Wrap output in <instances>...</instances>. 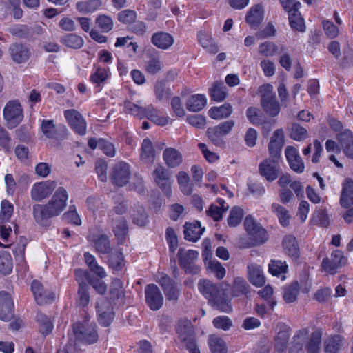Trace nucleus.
<instances>
[{"label":"nucleus","mask_w":353,"mask_h":353,"mask_svg":"<svg viewBox=\"0 0 353 353\" xmlns=\"http://www.w3.org/2000/svg\"><path fill=\"white\" fill-rule=\"evenodd\" d=\"M198 288L199 292L216 310L227 313L232 310L225 290L207 279L200 280L198 283Z\"/></svg>","instance_id":"f257e3e1"},{"label":"nucleus","mask_w":353,"mask_h":353,"mask_svg":"<svg viewBox=\"0 0 353 353\" xmlns=\"http://www.w3.org/2000/svg\"><path fill=\"white\" fill-rule=\"evenodd\" d=\"M176 333L182 343L190 353H200L194 336L193 327L189 321H180L176 325Z\"/></svg>","instance_id":"f03ea898"},{"label":"nucleus","mask_w":353,"mask_h":353,"mask_svg":"<svg viewBox=\"0 0 353 353\" xmlns=\"http://www.w3.org/2000/svg\"><path fill=\"white\" fill-rule=\"evenodd\" d=\"M245 230L250 236L251 243L247 246H256L264 243L268 239L267 231L251 216L244 220Z\"/></svg>","instance_id":"7ed1b4c3"},{"label":"nucleus","mask_w":353,"mask_h":353,"mask_svg":"<svg viewBox=\"0 0 353 353\" xmlns=\"http://www.w3.org/2000/svg\"><path fill=\"white\" fill-rule=\"evenodd\" d=\"M3 118L9 128H16L23 119V110L17 100L8 101L3 109Z\"/></svg>","instance_id":"20e7f679"},{"label":"nucleus","mask_w":353,"mask_h":353,"mask_svg":"<svg viewBox=\"0 0 353 353\" xmlns=\"http://www.w3.org/2000/svg\"><path fill=\"white\" fill-rule=\"evenodd\" d=\"M130 176V166L124 161H119L115 163L110 173L112 183L118 187L125 185L129 182Z\"/></svg>","instance_id":"39448f33"},{"label":"nucleus","mask_w":353,"mask_h":353,"mask_svg":"<svg viewBox=\"0 0 353 353\" xmlns=\"http://www.w3.org/2000/svg\"><path fill=\"white\" fill-rule=\"evenodd\" d=\"M235 125L233 120H228L219 123V125L209 128L206 134L210 140L216 146H222L224 145L223 137L228 134Z\"/></svg>","instance_id":"423d86ee"},{"label":"nucleus","mask_w":353,"mask_h":353,"mask_svg":"<svg viewBox=\"0 0 353 353\" xmlns=\"http://www.w3.org/2000/svg\"><path fill=\"white\" fill-rule=\"evenodd\" d=\"M154 183L168 196L172 195L171 185L173 183L171 172L162 165L157 166L152 172Z\"/></svg>","instance_id":"0eeeda50"},{"label":"nucleus","mask_w":353,"mask_h":353,"mask_svg":"<svg viewBox=\"0 0 353 353\" xmlns=\"http://www.w3.org/2000/svg\"><path fill=\"white\" fill-rule=\"evenodd\" d=\"M179 263L180 266L185 270V272L196 274L200 272V268L194 264L197 260L199 252L193 250L180 248L178 254Z\"/></svg>","instance_id":"6e6552de"},{"label":"nucleus","mask_w":353,"mask_h":353,"mask_svg":"<svg viewBox=\"0 0 353 353\" xmlns=\"http://www.w3.org/2000/svg\"><path fill=\"white\" fill-rule=\"evenodd\" d=\"M347 259L343 252L339 250H334L330 259L325 258L321 263V267L324 272L330 274H334L337 270L347 264Z\"/></svg>","instance_id":"1a4fd4ad"},{"label":"nucleus","mask_w":353,"mask_h":353,"mask_svg":"<svg viewBox=\"0 0 353 353\" xmlns=\"http://www.w3.org/2000/svg\"><path fill=\"white\" fill-rule=\"evenodd\" d=\"M68 194L63 187H59L52 199L46 203L54 216H59L65 208Z\"/></svg>","instance_id":"9d476101"},{"label":"nucleus","mask_w":353,"mask_h":353,"mask_svg":"<svg viewBox=\"0 0 353 353\" xmlns=\"http://www.w3.org/2000/svg\"><path fill=\"white\" fill-rule=\"evenodd\" d=\"M276 158L266 159L261 162L259 165L261 175L270 182L274 181L279 176L281 172L280 165Z\"/></svg>","instance_id":"9b49d317"},{"label":"nucleus","mask_w":353,"mask_h":353,"mask_svg":"<svg viewBox=\"0 0 353 353\" xmlns=\"http://www.w3.org/2000/svg\"><path fill=\"white\" fill-rule=\"evenodd\" d=\"M96 308L99 323L104 327L109 326L114 316L111 303L106 299L101 298L97 301Z\"/></svg>","instance_id":"f8f14e48"},{"label":"nucleus","mask_w":353,"mask_h":353,"mask_svg":"<svg viewBox=\"0 0 353 353\" xmlns=\"http://www.w3.org/2000/svg\"><path fill=\"white\" fill-rule=\"evenodd\" d=\"M145 302L150 310L156 311L161 308L163 297L159 288L154 284H149L145 288Z\"/></svg>","instance_id":"ddd939ff"},{"label":"nucleus","mask_w":353,"mask_h":353,"mask_svg":"<svg viewBox=\"0 0 353 353\" xmlns=\"http://www.w3.org/2000/svg\"><path fill=\"white\" fill-rule=\"evenodd\" d=\"M55 188L56 182L53 181H46L36 183L31 188V198L35 201H41L48 197Z\"/></svg>","instance_id":"4468645a"},{"label":"nucleus","mask_w":353,"mask_h":353,"mask_svg":"<svg viewBox=\"0 0 353 353\" xmlns=\"http://www.w3.org/2000/svg\"><path fill=\"white\" fill-rule=\"evenodd\" d=\"M76 280L79 283V304L85 307L88 304V273L86 270L77 269L74 271Z\"/></svg>","instance_id":"2eb2a0df"},{"label":"nucleus","mask_w":353,"mask_h":353,"mask_svg":"<svg viewBox=\"0 0 353 353\" xmlns=\"http://www.w3.org/2000/svg\"><path fill=\"white\" fill-rule=\"evenodd\" d=\"M64 116L76 133L80 135L86 134V121L78 111L74 109L67 110L64 112Z\"/></svg>","instance_id":"dca6fc26"},{"label":"nucleus","mask_w":353,"mask_h":353,"mask_svg":"<svg viewBox=\"0 0 353 353\" xmlns=\"http://www.w3.org/2000/svg\"><path fill=\"white\" fill-rule=\"evenodd\" d=\"M31 290L37 304L42 305L52 302L55 299L53 292L45 289L41 282L34 280L31 284Z\"/></svg>","instance_id":"f3484780"},{"label":"nucleus","mask_w":353,"mask_h":353,"mask_svg":"<svg viewBox=\"0 0 353 353\" xmlns=\"http://www.w3.org/2000/svg\"><path fill=\"white\" fill-rule=\"evenodd\" d=\"M285 155L293 171L297 173H302L304 171L305 165L296 148L291 145L287 146L285 150Z\"/></svg>","instance_id":"a211bd4d"},{"label":"nucleus","mask_w":353,"mask_h":353,"mask_svg":"<svg viewBox=\"0 0 353 353\" xmlns=\"http://www.w3.org/2000/svg\"><path fill=\"white\" fill-rule=\"evenodd\" d=\"M14 303L10 295L4 291L0 292V319L9 321L13 317Z\"/></svg>","instance_id":"6ab92c4d"},{"label":"nucleus","mask_w":353,"mask_h":353,"mask_svg":"<svg viewBox=\"0 0 353 353\" xmlns=\"http://www.w3.org/2000/svg\"><path fill=\"white\" fill-rule=\"evenodd\" d=\"M285 143V135L283 129L276 130L270 138L268 150L272 157H278Z\"/></svg>","instance_id":"aec40b11"},{"label":"nucleus","mask_w":353,"mask_h":353,"mask_svg":"<svg viewBox=\"0 0 353 353\" xmlns=\"http://www.w3.org/2000/svg\"><path fill=\"white\" fill-rule=\"evenodd\" d=\"M248 279L256 287H261L265 283V279L261 267L254 263H249L247 266Z\"/></svg>","instance_id":"412c9836"},{"label":"nucleus","mask_w":353,"mask_h":353,"mask_svg":"<svg viewBox=\"0 0 353 353\" xmlns=\"http://www.w3.org/2000/svg\"><path fill=\"white\" fill-rule=\"evenodd\" d=\"M309 336L307 328H303L296 332L288 348L289 353H299L303 350Z\"/></svg>","instance_id":"4be33fe9"},{"label":"nucleus","mask_w":353,"mask_h":353,"mask_svg":"<svg viewBox=\"0 0 353 353\" xmlns=\"http://www.w3.org/2000/svg\"><path fill=\"white\" fill-rule=\"evenodd\" d=\"M163 159L165 165L170 168L179 167L183 162L181 152L174 148H167L163 152Z\"/></svg>","instance_id":"5701e85b"},{"label":"nucleus","mask_w":353,"mask_h":353,"mask_svg":"<svg viewBox=\"0 0 353 353\" xmlns=\"http://www.w3.org/2000/svg\"><path fill=\"white\" fill-rule=\"evenodd\" d=\"M339 202L343 208L353 205V180L350 178H346L342 183Z\"/></svg>","instance_id":"b1692460"},{"label":"nucleus","mask_w":353,"mask_h":353,"mask_svg":"<svg viewBox=\"0 0 353 353\" xmlns=\"http://www.w3.org/2000/svg\"><path fill=\"white\" fill-rule=\"evenodd\" d=\"M263 18L264 9L261 5L257 4L250 8L245 20L251 28H256L261 23Z\"/></svg>","instance_id":"393cba45"},{"label":"nucleus","mask_w":353,"mask_h":353,"mask_svg":"<svg viewBox=\"0 0 353 353\" xmlns=\"http://www.w3.org/2000/svg\"><path fill=\"white\" fill-rule=\"evenodd\" d=\"M338 141L345 155L353 158V134L350 130H345L338 134Z\"/></svg>","instance_id":"a878e982"},{"label":"nucleus","mask_w":353,"mask_h":353,"mask_svg":"<svg viewBox=\"0 0 353 353\" xmlns=\"http://www.w3.org/2000/svg\"><path fill=\"white\" fill-rule=\"evenodd\" d=\"M10 52L12 60L17 63L27 61L30 56L29 49L21 44L12 45L10 48Z\"/></svg>","instance_id":"bb28decb"},{"label":"nucleus","mask_w":353,"mask_h":353,"mask_svg":"<svg viewBox=\"0 0 353 353\" xmlns=\"http://www.w3.org/2000/svg\"><path fill=\"white\" fill-rule=\"evenodd\" d=\"M204 231V228H201L199 221H194L193 223H186L184 225L185 239L190 241H197Z\"/></svg>","instance_id":"cd10ccee"},{"label":"nucleus","mask_w":353,"mask_h":353,"mask_svg":"<svg viewBox=\"0 0 353 353\" xmlns=\"http://www.w3.org/2000/svg\"><path fill=\"white\" fill-rule=\"evenodd\" d=\"M290 328L286 325H282L274 338V349L278 352H283L287 347L290 336Z\"/></svg>","instance_id":"c85d7f7f"},{"label":"nucleus","mask_w":353,"mask_h":353,"mask_svg":"<svg viewBox=\"0 0 353 353\" xmlns=\"http://www.w3.org/2000/svg\"><path fill=\"white\" fill-rule=\"evenodd\" d=\"M32 214L35 221L42 225L45 224L48 219L54 217L47 204L34 205L32 207Z\"/></svg>","instance_id":"c756f323"},{"label":"nucleus","mask_w":353,"mask_h":353,"mask_svg":"<svg viewBox=\"0 0 353 353\" xmlns=\"http://www.w3.org/2000/svg\"><path fill=\"white\" fill-rule=\"evenodd\" d=\"M97 148L100 149L106 156L110 157L115 156L116 150L113 143L103 139L98 140L93 138L90 139V148L95 149Z\"/></svg>","instance_id":"7c9ffc66"},{"label":"nucleus","mask_w":353,"mask_h":353,"mask_svg":"<svg viewBox=\"0 0 353 353\" xmlns=\"http://www.w3.org/2000/svg\"><path fill=\"white\" fill-rule=\"evenodd\" d=\"M151 42L158 48L166 50L173 44L174 39L168 33L159 32L152 35Z\"/></svg>","instance_id":"2f4dec72"},{"label":"nucleus","mask_w":353,"mask_h":353,"mask_svg":"<svg viewBox=\"0 0 353 353\" xmlns=\"http://www.w3.org/2000/svg\"><path fill=\"white\" fill-rule=\"evenodd\" d=\"M207 99L204 94H196L191 96L186 101V108L190 112H199L206 105Z\"/></svg>","instance_id":"473e14b6"},{"label":"nucleus","mask_w":353,"mask_h":353,"mask_svg":"<svg viewBox=\"0 0 353 353\" xmlns=\"http://www.w3.org/2000/svg\"><path fill=\"white\" fill-rule=\"evenodd\" d=\"M283 248L286 254L296 259L299 256V248L294 236H285L283 240Z\"/></svg>","instance_id":"72a5a7b5"},{"label":"nucleus","mask_w":353,"mask_h":353,"mask_svg":"<svg viewBox=\"0 0 353 353\" xmlns=\"http://www.w3.org/2000/svg\"><path fill=\"white\" fill-rule=\"evenodd\" d=\"M232 112V107L230 103H224L219 107H212L208 111L210 118L221 120L229 117Z\"/></svg>","instance_id":"f704fd0d"},{"label":"nucleus","mask_w":353,"mask_h":353,"mask_svg":"<svg viewBox=\"0 0 353 353\" xmlns=\"http://www.w3.org/2000/svg\"><path fill=\"white\" fill-rule=\"evenodd\" d=\"M112 230L115 236L119 241H123L128 232V226L126 221L122 217L112 220Z\"/></svg>","instance_id":"c9c22d12"},{"label":"nucleus","mask_w":353,"mask_h":353,"mask_svg":"<svg viewBox=\"0 0 353 353\" xmlns=\"http://www.w3.org/2000/svg\"><path fill=\"white\" fill-rule=\"evenodd\" d=\"M72 330L75 336V346L82 344L85 347L88 344V334L86 327L80 323L73 325Z\"/></svg>","instance_id":"e433bc0d"},{"label":"nucleus","mask_w":353,"mask_h":353,"mask_svg":"<svg viewBox=\"0 0 353 353\" xmlns=\"http://www.w3.org/2000/svg\"><path fill=\"white\" fill-rule=\"evenodd\" d=\"M154 150L150 139H145L141 145V159L146 164H152L154 161Z\"/></svg>","instance_id":"4c0bfd02"},{"label":"nucleus","mask_w":353,"mask_h":353,"mask_svg":"<svg viewBox=\"0 0 353 353\" xmlns=\"http://www.w3.org/2000/svg\"><path fill=\"white\" fill-rule=\"evenodd\" d=\"M94 71L90 77V80L93 83L97 84L99 91L109 78L110 71L108 68L94 66Z\"/></svg>","instance_id":"58836bf2"},{"label":"nucleus","mask_w":353,"mask_h":353,"mask_svg":"<svg viewBox=\"0 0 353 353\" xmlns=\"http://www.w3.org/2000/svg\"><path fill=\"white\" fill-rule=\"evenodd\" d=\"M144 118L146 117L159 125H165L168 123V118L159 116L158 110L152 105L143 108Z\"/></svg>","instance_id":"ea45409f"},{"label":"nucleus","mask_w":353,"mask_h":353,"mask_svg":"<svg viewBox=\"0 0 353 353\" xmlns=\"http://www.w3.org/2000/svg\"><path fill=\"white\" fill-rule=\"evenodd\" d=\"M288 20L289 24L293 30L301 32L305 31L304 19L302 17L299 10L292 11V12L288 15Z\"/></svg>","instance_id":"a19ab883"},{"label":"nucleus","mask_w":353,"mask_h":353,"mask_svg":"<svg viewBox=\"0 0 353 353\" xmlns=\"http://www.w3.org/2000/svg\"><path fill=\"white\" fill-rule=\"evenodd\" d=\"M198 39L200 44L211 54H216L219 51V47L213 41L211 36L205 32H199Z\"/></svg>","instance_id":"79ce46f5"},{"label":"nucleus","mask_w":353,"mask_h":353,"mask_svg":"<svg viewBox=\"0 0 353 353\" xmlns=\"http://www.w3.org/2000/svg\"><path fill=\"white\" fill-rule=\"evenodd\" d=\"M108 265L113 271H121L125 265L122 252L120 251L112 252L108 257Z\"/></svg>","instance_id":"37998d69"},{"label":"nucleus","mask_w":353,"mask_h":353,"mask_svg":"<svg viewBox=\"0 0 353 353\" xmlns=\"http://www.w3.org/2000/svg\"><path fill=\"white\" fill-rule=\"evenodd\" d=\"M321 332L319 330L314 332L307 339L305 348L307 353H319L321 343Z\"/></svg>","instance_id":"c03bdc74"},{"label":"nucleus","mask_w":353,"mask_h":353,"mask_svg":"<svg viewBox=\"0 0 353 353\" xmlns=\"http://www.w3.org/2000/svg\"><path fill=\"white\" fill-rule=\"evenodd\" d=\"M145 70L151 74L159 72L163 64L158 55H150L145 63Z\"/></svg>","instance_id":"a18cd8bd"},{"label":"nucleus","mask_w":353,"mask_h":353,"mask_svg":"<svg viewBox=\"0 0 353 353\" xmlns=\"http://www.w3.org/2000/svg\"><path fill=\"white\" fill-rule=\"evenodd\" d=\"M261 103L263 110L270 117H275L280 112V105L276 100V97L269 99H261Z\"/></svg>","instance_id":"49530a36"},{"label":"nucleus","mask_w":353,"mask_h":353,"mask_svg":"<svg viewBox=\"0 0 353 353\" xmlns=\"http://www.w3.org/2000/svg\"><path fill=\"white\" fill-rule=\"evenodd\" d=\"M299 294V285L295 281L283 288V297L286 303H290L296 301Z\"/></svg>","instance_id":"de8ad7c7"},{"label":"nucleus","mask_w":353,"mask_h":353,"mask_svg":"<svg viewBox=\"0 0 353 353\" xmlns=\"http://www.w3.org/2000/svg\"><path fill=\"white\" fill-rule=\"evenodd\" d=\"M177 183L181 191L185 195H190L192 192V185L190 183V176L184 171H180L176 175Z\"/></svg>","instance_id":"09e8293b"},{"label":"nucleus","mask_w":353,"mask_h":353,"mask_svg":"<svg viewBox=\"0 0 353 353\" xmlns=\"http://www.w3.org/2000/svg\"><path fill=\"white\" fill-rule=\"evenodd\" d=\"M208 345L212 353H226L227 348L224 341L216 335H210Z\"/></svg>","instance_id":"8fccbe9b"},{"label":"nucleus","mask_w":353,"mask_h":353,"mask_svg":"<svg viewBox=\"0 0 353 353\" xmlns=\"http://www.w3.org/2000/svg\"><path fill=\"white\" fill-rule=\"evenodd\" d=\"M131 216L133 223L139 226H143L148 222V216L141 205L134 206L131 211Z\"/></svg>","instance_id":"3c124183"},{"label":"nucleus","mask_w":353,"mask_h":353,"mask_svg":"<svg viewBox=\"0 0 353 353\" xmlns=\"http://www.w3.org/2000/svg\"><path fill=\"white\" fill-rule=\"evenodd\" d=\"M249 288V285L243 278L236 277L234 279L232 284V293L234 296L247 295L250 292Z\"/></svg>","instance_id":"603ef678"},{"label":"nucleus","mask_w":353,"mask_h":353,"mask_svg":"<svg viewBox=\"0 0 353 353\" xmlns=\"http://www.w3.org/2000/svg\"><path fill=\"white\" fill-rule=\"evenodd\" d=\"M272 211L276 214L280 223L283 226L288 225L290 216L288 211L284 207L277 203H273L272 205Z\"/></svg>","instance_id":"864d4df0"},{"label":"nucleus","mask_w":353,"mask_h":353,"mask_svg":"<svg viewBox=\"0 0 353 353\" xmlns=\"http://www.w3.org/2000/svg\"><path fill=\"white\" fill-rule=\"evenodd\" d=\"M37 321L39 325V331L42 334L46 336L52 332L53 325L48 316L41 313H38L37 314Z\"/></svg>","instance_id":"5fc2aeb1"},{"label":"nucleus","mask_w":353,"mask_h":353,"mask_svg":"<svg viewBox=\"0 0 353 353\" xmlns=\"http://www.w3.org/2000/svg\"><path fill=\"white\" fill-rule=\"evenodd\" d=\"M110 293L112 299H123L125 296V290L123 282L119 279H114L112 281Z\"/></svg>","instance_id":"6e6d98bb"},{"label":"nucleus","mask_w":353,"mask_h":353,"mask_svg":"<svg viewBox=\"0 0 353 353\" xmlns=\"http://www.w3.org/2000/svg\"><path fill=\"white\" fill-rule=\"evenodd\" d=\"M97 252L107 254L110 250V243L107 236L101 234L93 239Z\"/></svg>","instance_id":"4d7b16f0"},{"label":"nucleus","mask_w":353,"mask_h":353,"mask_svg":"<svg viewBox=\"0 0 353 353\" xmlns=\"http://www.w3.org/2000/svg\"><path fill=\"white\" fill-rule=\"evenodd\" d=\"M244 216L243 209L235 206L232 208L228 218V224L230 227L237 226L242 221Z\"/></svg>","instance_id":"13d9d810"},{"label":"nucleus","mask_w":353,"mask_h":353,"mask_svg":"<svg viewBox=\"0 0 353 353\" xmlns=\"http://www.w3.org/2000/svg\"><path fill=\"white\" fill-rule=\"evenodd\" d=\"M14 206L8 200H3L1 203L0 223H8L13 214Z\"/></svg>","instance_id":"bf43d9fd"},{"label":"nucleus","mask_w":353,"mask_h":353,"mask_svg":"<svg viewBox=\"0 0 353 353\" xmlns=\"http://www.w3.org/2000/svg\"><path fill=\"white\" fill-rule=\"evenodd\" d=\"M209 94L212 100L217 102L223 101L227 96L225 88L222 83L214 84V86L210 89Z\"/></svg>","instance_id":"052dcab7"},{"label":"nucleus","mask_w":353,"mask_h":353,"mask_svg":"<svg viewBox=\"0 0 353 353\" xmlns=\"http://www.w3.org/2000/svg\"><path fill=\"white\" fill-rule=\"evenodd\" d=\"M269 272L274 276H279L288 271V265L280 260H271L269 263Z\"/></svg>","instance_id":"680f3d73"},{"label":"nucleus","mask_w":353,"mask_h":353,"mask_svg":"<svg viewBox=\"0 0 353 353\" xmlns=\"http://www.w3.org/2000/svg\"><path fill=\"white\" fill-rule=\"evenodd\" d=\"M62 43L71 48H80L83 44V39L74 34H68L61 38Z\"/></svg>","instance_id":"e2e57ef3"},{"label":"nucleus","mask_w":353,"mask_h":353,"mask_svg":"<svg viewBox=\"0 0 353 353\" xmlns=\"http://www.w3.org/2000/svg\"><path fill=\"white\" fill-rule=\"evenodd\" d=\"M95 23L103 32H110L114 25L112 19L105 14L98 16L95 19Z\"/></svg>","instance_id":"0e129e2a"},{"label":"nucleus","mask_w":353,"mask_h":353,"mask_svg":"<svg viewBox=\"0 0 353 353\" xmlns=\"http://www.w3.org/2000/svg\"><path fill=\"white\" fill-rule=\"evenodd\" d=\"M12 260L6 252L0 254V272L3 274H10L12 270Z\"/></svg>","instance_id":"69168bd1"},{"label":"nucleus","mask_w":353,"mask_h":353,"mask_svg":"<svg viewBox=\"0 0 353 353\" xmlns=\"http://www.w3.org/2000/svg\"><path fill=\"white\" fill-rule=\"evenodd\" d=\"M154 92L156 99L159 101L166 99L172 95L171 90L166 88L165 84L163 81H157L156 83Z\"/></svg>","instance_id":"338daca9"},{"label":"nucleus","mask_w":353,"mask_h":353,"mask_svg":"<svg viewBox=\"0 0 353 353\" xmlns=\"http://www.w3.org/2000/svg\"><path fill=\"white\" fill-rule=\"evenodd\" d=\"M342 343V338L339 335L334 336L327 339L325 343L327 353H337Z\"/></svg>","instance_id":"774afa93"}]
</instances>
